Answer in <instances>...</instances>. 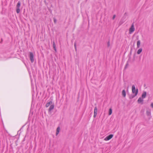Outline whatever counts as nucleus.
<instances>
[{
    "instance_id": "f8f14e48",
    "label": "nucleus",
    "mask_w": 153,
    "mask_h": 153,
    "mask_svg": "<svg viewBox=\"0 0 153 153\" xmlns=\"http://www.w3.org/2000/svg\"><path fill=\"white\" fill-rule=\"evenodd\" d=\"M60 130V128L59 127H58L56 129V135L57 136L59 134V132Z\"/></svg>"
},
{
    "instance_id": "7ed1b4c3",
    "label": "nucleus",
    "mask_w": 153,
    "mask_h": 153,
    "mask_svg": "<svg viewBox=\"0 0 153 153\" xmlns=\"http://www.w3.org/2000/svg\"><path fill=\"white\" fill-rule=\"evenodd\" d=\"M20 5H21L20 2L19 1L18 2V3L17 4V5H16V12L18 13H19L20 12L19 8L20 7Z\"/></svg>"
},
{
    "instance_id": "1a4fd4ad",
    "label": "nucleus",
    "mask_w": 153,
    "mask_h": 153,
    "mask_svg": "<svg viewBox=\"0 0 153 153\" xmlns=\"http://www.w3.org/2000/svg\"><path fill=\"white\" fill-rule=\"evenodd\" d=\"M54 108V105H50L48 109V111L50 112Z\"/></svg>"
},
{
    "instance_id": "ddd939ff",
    "label": "nucleus",
    "mask_w": 153,
    "mask_h": 153,
    "mask_svg": "<svg viewBox=\"0 0 153 153\" xmlns=\"http://www.w3.org/2000/svg\"><path fill=\"white\" fill-rule=\"evenodd\" d=\"M140 45V40H138L137 42V48H139Z\"/></svg>"
},
{
    "instance_id": "39448f33",
    "label": "nucleus",
    "mask_w": 153,
    "mask_h": 153,
    "mask_svg": "<svg viewBox=\"0 0 153 153\" xmlns=\"http://www.w3.org/2000/svg\"><path fill=\"white\" fill-rule=\"evenodd\" d=\"M113 136V135L112 134H111L108 136H107L106 137H105L104 140L105 141H107L111 139Z\"/></svg>"
},
{
    "instance_id": "f3484780",
    "label": "nucleus",
    "mask_w": 153,
    "mask_h": 153,
    "mask_svg": "<svg viewBox=\"0 0 153 153\" xmlns=\"http://www.w3.org/2000/svg\"><path fill=\"white\" fill-rule=\"evenodd\" d=\"M112 113V110L111 109V108H110L109 109V113H108V114H109V115H110Z\"/></svg>"
},
{
    "instance_id": "dca6fc26",
    "label": "nucleus",
    "mask_w": 153,
    "mask_h": 153,
    "mask_svg": "<svg viewBox=\"0 0 153 153\" xmlns=\"http://www.w3.org/2000/svg\"><path fill=\"white\" fill-rule=\"evenodd\" d=\"M52 103V102L51 101H50L49 102H48L46 105V106L47 107H48Z\"/></svg>"
},
{
    "instance_id": "9d476101",
    "label": "nucleus",
    "mask_w": 153,
    "mask_h": 153,
    "mask_svg": "<svg viewBox=\"0 0 153 153\" xmlns=\"http://www.w3.org/2000/svg\"><path fill=\"white\" fill-rule=\"evenodd\" d=\"M146 91H144L142 94V98L144 99L146 97Z\"/></svg>"
},
{
    "instance_id": "f257e3e1",
    "label": "nucleus",
    "mask_w": 153,
    "mask_h": 153,
    "mask_svg": "<svg viewBox=\"0 0 153 153\" xmlns=\"http://www.w3.org/2000/svg\"><path fill=\"white\" fill-rule=\"evenodd\" d=\"M132 91L134 94L131 95L129 97L130 99H132L134 98L135 96L137 95L138 93V90L137 89H136L134 85H133L132 87Z\"/></svg>"
},
{
    "instance_id": "423d86ee",
    "label": "nucleus",
    "mask_w": 153,
    "mask_h": 153,
    "mask_svg": "<svg viewBox=\"0 0 153 153\" xmlns=\"http://www.w3.org/2000/svg\"><path fill=\"white\" fill-rule=\"evenodd\" d=\"M151 111L150 110H148L146 111V114L149 119H150L151 117Z\"/></svg>"
},
{
    "instance_id": "aec40b11",
    "label": "nucleus",
    "mask_w": 153,
    "mask_h": 153,
    "mask_svg": "<svg viewBox=\"0 0 153 153\" xmlns=\"http://www.w3.org/2000/svg\"><path fill=\"white\" fill-rule=\"evenodd\" d=\"M110 45V43L109 42H108L107 43V46L108 47H109Z\"/></svg>"
},
{
    "instance_id": "6ab92c4d",
    "label": "nucleus",
    "mask_w": 153,
    "mask_h": 153,
    "mask_svg": "<svg viewBox=\"0 0 153 153\" xmlns=\"http://www.w3.org/2000/svg\"><path fill=\"white\" fill-rule=\"evenodd\" d=\"M116 17V15H113V17H112V19L113 20Z\"/></svg>"
},
{
    "instance_id": "6e6552de",
    "label": "nucleus",
    "mask_w": 153,
    "mask_h": 153,
    "mask_svg": "<svg viewBox=\"0 0 153 153\" xmlns=\"http://www.w3.org/2000/svg\"><path fill=\"white\" fill-rule=\"evenodd\" d=\"M143 99L142 97H139L137 100L138 103L142 104H143Z\"/></svg>"
},
{
    "instance_id": "4be33fe9",
    "label": "nucleus",
    "mask_w": 153,
    "mask_h": 153,
    "mask_svg": "<svg viewBox=\"0 0 153 153\" xmlns=\"http://www.w3.org/2000/svg\"><path fill=\"white\" fill-rule=\"evenodd\" d=\"M54 21L55 23L56 22V20L55 18H54Z\"/></svg>"
},
{
    "instance_id": "9b49d317",
    "label": "nucleus",
    "mask_w": 153,
    "mask_h": 153,
    "mask_svg": "<svg viewBox=\"0 0 153 153\" xmlns=\"http://www.w3.org/2000/svg\"><path fill=\"white\" fill-rule=\"evenodd\" d=\"M122 95L124 97H125L126 95V92L125 90H123L122 91Z\"/></svg>"
},
{
    "instance_id": "412c9836",
    "label": "nucleus",
    "mask_w": 153,
    "mask_h": 153,
    "mask_svg": "<svg viewBox=\"0 0 153 153\" xmlns=\"http://www.w3.org/2000/svg\"><path fill=\"white\" fill-rule=\"evenodd\" d=\"M151 106L152 108H153V103H151Z\"/></svg>"
},
{
    "instance_id": "0eeeda50",
    "label": "nucleus",
    "mask_w": 153,
    "mask_h": 153,
    "mask_svg": "<svg viewBox=\"0 0 153 153\" xmlns=\"http://www.w3.org/2000/svg\"><path fill=\"white\" fill-rule=\"evenodd\" d=\"M97 112V107H95L94 108V117L95 118L96 117Z\"/></svg>"
},
{
    "instance_id": "20e7f679",
    "label": "nucleus",
    "mask_w": 153,
    "mask_h": 153,
    "mask_svg": "<svg viewBox=\"0 0 153 153\" xmlns=\"http://www.w3.org/2000/svg\"><path fill=\"white\" fill-rule=\"evenodd\" d=\"M29 57L31 62H33L34 61L33 54L32 52H30Z\"/></svg>"
},
{
    "instance_id": "a211bd4d",
    "label": "nucleus",
    "mask_w": 153,
    "mask_h": 153,
    "mask_svg": "<svg viewBox=\"0 0 153 153\" xmlns=\"http://www.w3.org/2000/svg\"><path fill=\"white\" fill-rule=\"evenodd\" d=\"M74 47H75V50H76V42H75L74 43Z\"/></svg>"
},
{
    "instance_id": "f03ea898",
    "label": "nucleus",
    "mask_w": 153,
    "mask_h": 153,
    "mask_svg": "<svg viewBox=\"0 0 153 153\" xmlns=\"http://www.w3.org/2000/svg\"><path fill=\"white\" fill-rule=\"evenodd\" d=\"M135 30V28L134 27V24H132L131 26V27L129 29V33L131 34L133 33Z\"/></svg>"
},
{
    "instance_id": "2eb2a0df",
    "label": "nucleus",
    "mask_w": 153,
    "mask_h": 153,
    "mask_svg": "<svg viewBox=\"0 0 153 153\" xmlns=\"http://www.w3.org/2000/svg\"><path fill=\"white\" fill-rule=\"evenodd\" d=\"M142 48H140L137 51V54H139L140 53L142 52Z\"/></svg>"
},
{
    "instance_id": "4468645a",
    "label": "nucleus",
    "mask_w": 153,
    "mask_h": 153,
    "mask_svg": "<svg viewBox=\"0 0 153 153\" xmlns=\"http://www.w3.org/2000/svg\"><path fill=\"white\" fill-rule=\"evenodd\" d=\"M53 46L55 51L56 52V45L55 44V42L54 41L53 42Z\"/></svg>"
}]
</instances>
